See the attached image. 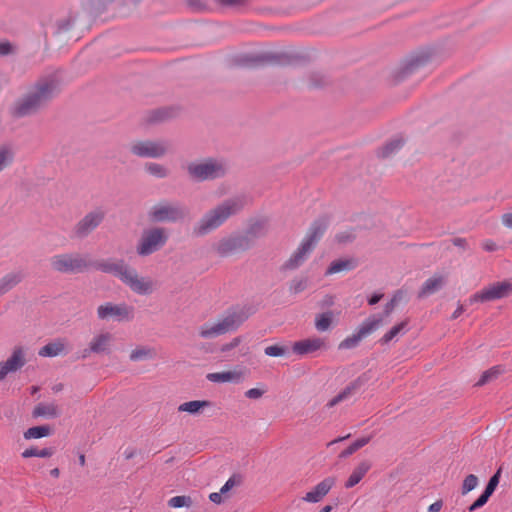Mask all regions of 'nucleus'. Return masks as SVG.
Returning a JSON list of instances; mask_svg holds the SVG:
<instances>
[{
	"label": "nucleus",
	"instance_id": "47",
	"mask_svg": "<svg viewBox=\"0 0 512 512\" xmlns=\"http://www.w3.org/2000/svg\"><path fill=\"white\" fill-rule=\"evenodd\" d=\"M151 356V349L140 347L132 350L130 353L131 361H141Z\"/></svg>",
	"mask_w": 512,
	"mask_h": 512
},
{
	"label": "nucleus",
	"instance_id": "12",
	"mask_svg": "<svg viewBox=\"0 0 512 512\" xmlns=\"http://www.w3.org/2000/svg\"><path fill=\"white\" fill-rule=\"evenodd\" d=\"M512 292V283L508 281L496 282L487 288L475 293L469 299L470 303L488 302L505 298Z\"/></svg>",
	"mask_w": 512,
	"mask_h": 512
},
{
	"label": "nucleus",
	"instance_id": "13",
	"mask_svg": "<svg viewBox=\"0 0 512 512\" xmlns=\"http://www.w3.org/2000/svg\"><path fill=\"white\" fill-rule=\"evenodd\" d=\"M105 212L101 209L87 213L74 227V235L79 239L90 235L104 220Z\"/></svg>",
	"mask_w": 512,
	"mask_h": 512
},
{
	"label": "nucleus",
	"instance_id": "61",
	"mask_svg": "<svg viewBox=\"0 0 512 512\" xmlns=\"http://www.w3.org/2000/svg\"><path fill=\"white\" fill-rule=\"evenodd\" d=\"M222 495L221 491L219 493L213 492L209 495V499L215 504H220L222 502Z\"/></svg>",
	"mask_w": 512,
	"mask_h": 512
},
{
	"label": "nucleus",
	"instance_id": "17",
	"mask_svg": "<svg viewBox=\"0 0 512 512\" xmlns=\"http://www.w3.org/2000/svg\"><path fill=\"white\" fill-rule=\"evenodd\" d=\"M25 363L22 347H16L6 361L0 362V381L4 380L9 373L21 369Z\"/></svg>",
	"mask_w": 512,
	"mask_h": 512
},
{
	"label": "nucleus",
	"instance_id": "45",
	"mask_svg": "<svg viewBox=\"0 0 512 512\" xmlns=\"http://www.w3.org/2000/svg\"><path fill=\"white\" fill-rule=\"evenodd\" d=\"M13 162L12 152L6 148H0V173Z\"/></svg>",
	"mask_w": 512,
	"mask_h": 512
},
{
	"label": "nucleus",
	"instance_id": "42",
	"mask_svg": "<svg viewBox=\"0 0 512 512\" xmlns=\"http://www.w3.org/2000/svg\"><path fill=\"white\" fill-rule=\"evenodd\" d=\"M502 373V369L499 366L490 368L483 372L480 379L477 381L476 386H483L492 380L496 379Z\"/></svg>",
	"mask_w": 512,
	"mask_h": 512
},
{
	"label": "nucleus",
	"instance_id": "62",
	"mask_svg": "<svg viewBox=\"0 0 512 512\" xmlns=\"http://www.w3.org/2000/svg\"><path fill=\"white\" fill-rule=\"evenodd\" d=\"M483 248L488 252H493L497 249V245L495 242L488 240V241L484 242Z\"/></svg>",
	"mask_w": 512,
	"mask_h": 512
},
{
	"label": "nucleus",
	"instance_id": "14",
	"mask_svg": "<svg viewBox=\"0 0 512 512\" xmlns=\"http://www.w3.org/2000/svg\"><path fill=\"white\" fill-rule=\"evenodd\" d=\"M130 267L131 266H129L124 259L114 258L96 261L92 260L91 264V269H95L103 273L112 274L113 276L117 277L121 282H123V279L127 275Z\"/></svg>",
	"mask_w": 512,
	"mask_h": 512
},
{
	"label": "nucleus",
	"instance_id": "19",
	"mask_svg": "<svg viewBox=\"0 0 512 512\" xmlns=\"http://www.w3.org/2000/svg\"><path fill=\"white\" fill-rule=\"evenodd\" d=\"M370 380V375L365 372L361 374L358 378L353 380L349 385H347L339 394L333 397L328 403V407H334L340 402L348 399L351 395H353L356 391H358L362 386H364Z\"/></svg>",
	"mask_w": 512,
	"mask_h": 512
},
{
	"label": "nucleus",
	"instance_id": "54",
	"mask_svg": "<svg viewBox=\"0 0 512 512\" xmlns=\"http://www.w3.org/2000/svg\"><path fill=\"white\" fill-rule=\"evenodd\" d=\"M265 390H261L258 388H251L245 392V396L249 399H259L263 396Z\"/></svg>",
	"mask_w": 512,
	"mask_h": 512
},
{
	"label": "nucleus",
	"instance_id": "56",
	"mask_svg": "<svg viewBox=\"0 0 512 512\" xmlns=\"http://www.w3.org/2000/svg\"><path fill=\"white\" fill-rule=\"evenodd\" d=\"M187 5L194 10H201L204 8L202 0H186Z\"/></svg>",
	"mask_w": 512,
	"mask_h": 512
},
{
	"label": "nucleus",
	"instance_id": "39",
	"mask_svg": "<svg viewBox=\"0 0 512 512\" xmlns=\"http://www.w3.org/2000/svg\"><path fill=\"white\" fill-rule=\"evenodd\" d=\"M54 453H55V449L52 447H46L43 449L31 447L22 452V457L23 458H30V457L48 458V457H51Z\"/></svg>",
	"mask_w": 512,
	"mask_h": 512
},
{
	"label": "nucleus",
	"instance_id": "43",
	"mask_svg": "<svg viewBox=\"0 0 512 512\" xmlns=\"http://www.w3.org/2000/svg\"><path fill=\"white\" fill-rule=\"evenodd\" d=\"M168 504L173 508L190 507L192 505V499L190 496L185 495L175 496L169 500Z\"/></svg>",
	"mask_w": 512,
	"mask_h": 512
},
{
	"label": "nucleus",
	"instance_id": "24",
	"mask_svg": "<svg viewBox=\"0 0 512 512\" xmlns=\"http://www.w3.org/2000/svg\"><path fill=\"white\" fill-rule=\"evenodd\" d=\"M324 345V340L316 337L297 341L293 344L292 349L298 355H306L321 349Z\"/></svg>",
	"mask_w": 512,
	"mask_h": 512
},
{
	"label": "nucleus",
	"instance_id": "6",
	"mask_svg": "<svg viewBox=\"0 0 512 512\" xmlns=\"http://www.w3.org/2000/svg\"><path fill=\"white\" fill-rule=\"evenodd\" d=\"M248 318L243 309H234L227 312L223 319L215 324H203L199 330V336L204 339H211L238 329Z\"/></svg>",
	"mask_w": 512,
	"mask_h": 512
},
{
	"label": "nucleus",
	"instance_id": "40",
	"mask_svg": "<svg viewBox=\"0 0 512 512\" xmlns=\"http://www.w3.org/2000/svg\"><path fill=\"white\" fill-rule=\"evenodd\" d=\"M371 438H372L371 436H368V437H362V438L357 439L350 446H348L346 449H344L340 453V455H339L340 458H347V457H349L350 455L355 453L357 450H359L360 448H362L366 444H368L370 442Z\"/></svg>",
	"mask_w": 512,
	"mask_h": 512
},
{
	"label": "nucleus",
	"instance_id": "23",
	"mask_svg": "<svg viewBox=\"0 0 512 512\" xmlns=\"http://www.w3.org/2000/svg\"><path fill=\"white\" fill-rule=\"evenodd\" d=\"M429 61L428 54L422 53L411 57L398 72L397 78L399 81L404 80L407 76L412 74L418 68L423 67Z\"/></svg>",
	"mask_w": 512,
	"mask_h": 512
},
{
	"label": "nucleus",
	"instance_id": "59",
	"mask_svg": "<svg viewBox=\"0 0 512 512\" xmlns=\"http://www.w3.org/2000/svg\"><path fill=\"white\" fill-rule=\"evenodd\" d=\"M500 476H501V469H498L494 475L491 476V478L489 479L488 483H490L491 485L495 486L497 488L498 484H499V481H500Z\"/></svg>",
	"mask_w": 512,
	"mask_h": 512
},
{
	"label": "nucleus",
	"instance_id": "26",
	"mask_svg": "<svg viewBox=\"0 0 512 512\" xmlns=\"http://www.w3.org/2000/svg\"><path fill=\"white\" fill-rule=\"evenodd\" d=\"M268 231L267 222L265 220H256L249 224L243 236H247L251 242V248L255 244V240L264 237Z\"/></svg>",
	"mask_w": 512,
	"mask_h": 512
},
{
	"label": "nucleus",
	"instance_id": "49",
	"mask_svg": "<svg viewBox=\"0 0 512 512\" xmlns=\"http://www.w3.org/2000/svg\"><path fill=\"white\" fill-rule=\"evenodd\" d=\"M169 117H170V110L166 109V108H161V109L154 110L151 113V115L149 117V121L150 122H160V121H164L165 119H167Z\"/></svg>",
	"mask_w": 512,
	"mask_h": 512
},
{
	"label": "nucleus",
	"instance_id": "22",
	"mask_svg": "<svg viewBox=\"0 0 512 512\" xmlns=\"http://www.w3.org/2000/svg\"><path fill=\"white\" fill-rule=\"evenodd\" d=\"M313 250L308 244L301 242L297 250L290 256V258L282 265V270H296L307 260L309 254Z\"/></svg>",
	"mask_w": 512,
	"mask_h": 512
},
{
	"label": "nucleus",
	"instance_id": "53",
	"mask_svg": "<svg viewBox=\"0 0 512 512\" xmlns=\"http://www.w3.org/2000/svg\"><path fill=\"white\" fill-rule=\"evenodd\" d=\"M13 52V45L10 42H0V56H7L9 54H12Z\"/></svg>",
	"mask_w": 512,
	"mask_h": 512
},
{
	"label": "nucleus",
	"instance_id": "29",
	"mask_svg": "<svg viewBox=\"0 0 512 512\" xmlns=\"http://www.w3.org/2000/svg\"><path fill=\"white\" fill-rule=\"evenodd\" d=\"M370 468L371 463L369 461L364 460L360 462L347 479L345 487L349 489L357 485L365 476V474L369 471Z\"/></svg>",
	"mask_w": 512,
	"mask_h": 512
},
{
	"label": "nucleus",
	"instance_id": "55",
	"mask_svg": "<svg viewBox=\"0 0 512 512\" xmlns=\"http://www.w3.org/2000/svg\"><path fill=\"white\" fill-rule=\"evenodd\" d=\"M248 0H218L219 4L225 7H239L247 3Z\"/></svg>",
	"mask_w": 512,
	"mask_h": 512
},
{
	"label": "nucleus",
	"instance_id": "27",
	"mask_svg": "<svg viewBox=\"0 0 512 512\" xmlns=\"http://www.w3.org/2000/svg\"><path fill=\"white\" fill-rule=\"evenodd\" d=\"M445 284V278L443 276L434 275L427 279L418 293L419 298L430 296L439 291Z\"/></svg>",
	"mask_w": 512,
	"mask_h": 512
},
{
	"label": "nucleus",
	"instance_id": "63",
	"mask_svg": "<svg viewBox=\"0 0 512 512\" xmlns=\"http://www.w3.org/2000/svg\"><path fill=\"white\" fill-rule=\"evenodd\" d=\"M442 508V501H436L428 507V512H439Z\"/></svg>",
	"mask_w": 512,
	"mask_h": 512
},
{
	"label": "nucleus",
	"instance_id": "64",
	"mask_svg": "<svg viewBox=\"0 0 512 512\" xmlns=\"http://www.w3.org/2000/svg\"><path fill=\"white\" fill-rule=\"evenodd\" d=\"M72 26V23L70 22V20H65V21H62L59 23V30L60 31H68L70 30Z\"/></svg>",
	"mask_w": 512,
	"mask_h": 512
},
{
	"label": "nucleus",
	"instance_id": "38",
	"mask_svg": "<svg viewBox=\"0 0 512 512\" xmlns=\"http://www.w3.org/2000/svg\"><path fill=\"white\" fill-rule=\"evenodd\" d=\"M407 326V321H402L399 324L393 326L388 332H386L380 339L379 343L381 345H386L394 338H396L400 333L404 332Z\"/></svg>",
	"mask_w": 512,
	"mask_h": 512
},
{
	"label": "nucleus",
	"instance_id": "58",
	"mask_svg": "<svg viewBox=\"0 0 512 512\" xmlns=\"http://www.w3.org/2000/svg\"><path fill=\"white\" fill-rule=\"evenodd\" d=\"M453 245L465 250L467 249V241L465 238L456 237L452 239Z\"/></svg>",
	"mask_w": 512,
	"mask_h": 512
},
{
	"label": "nucleus",
	"instance_id": "44",
	"mask_svg": "<svg viewBox=\"0 0 512 512\" xmlns=\"http://www.w3.org/2000/svg\"><path fill=\"white\" fill-rule=\"evenodd\" d=\"M243 482V478L240 474H233L226 483L222 486L220 489L222 494H226L228 491H230L232 488L240 486Z\"/></svg>",
	"mask_w": 512,
	"mask_h": 512
},
{
	"label": "nucleus",
	"instance_id": "37",
	"mask_svg": "<svg viewBox=\"0 0 512 512\" xmlns=\"http://www.w3.org/2000/svg\"><path fill=\"white\" fill-rule=\"evenodd\" d=\"M52 429L49 425L34 426L24 432L25 439H39L50 436Z\"/></svg>",
	"mask_w": 512,
	"mask_h": 512
},
{
	"label": "nucleus",
	"instance_id": "8",
	"mask_svg": "<svg viewBox=\"0 0 512 512\" xmlns=\"http://www.w3.org/2000/svg\"><path fill=\"white\" fill-rule=\"evenodd\" d=\"M169 235L164 227H151L143 230L137 245L136 253L140 257L150 256L160 251L168 242Z\"/></svg>",
	"mask_w": 512,
	"mask_h": 512
},
{
	"label": "nucleus",
	"instance_id": "36",
	"mask_svg": "<svg viewBox=\"0 0 512 512\" xmlns=\"http://www.w3.org/2000/svg\"><path fill=\"white\" fill-rule=\"evenodd\" d=\"M64 350L65 344L62 341H55L43 346L38 354L42 357H55L62 354Z\"/></svg>",
	"mask_w": 512,
	"mask_h": 512
},
{
	"label": "nucleus",
	"instance_id": "16",
	"mask_svg": "<svg viewBox=\"0 0 512 512\" xmlns=\"http://www.w3.org/2000/svg\"><path fill=\"white\" fill-rule=\"evenodd\" d=\"M122 283L139 295H148L153 292V281L149 277H140L133 267H130Z\"/></svg>",
	"mask_w": 512,
	"mask_h": 512
},
{
	"label": "nucleus",
	"instance_id": "28",
	"mask_svg": "<svg viewBox=\"0 0 512 512\" xmlns=\"http://www.w3.org/2000/svg\"><path fill=\"white\" fill-rule=\"evenodd\" d=\"M24 278L21 270L7 273L0 279V296L6 294L18 285Z\"/></svg>",
	"mask_w": 512,
	"mask_h": 512
},
{
	"label": "nucleus",
	"instance_id": "41",
	"mask_svg": "<svg viewBox=\"0 0 512 512\" xmlns=\"http://www.w3.org/2000/svg\"><path fill=\"white\" fill-rule=\"evenodd\" d=\"M333 314L332 312H324L319 314L315 319V327L318 331H327L332 323Z\"/></svg>",
	"mask_w": 512,
	"mask_h": 512
},
{
	"label": "nucleus",
	"instance_id": "34",
	"mask_svg": "<svg viewBox=\"0 0 512 512\" xmlns=\"http://www.w3.org/2000/svg\"><path fill=\"white\" fill-rule=\"evenodd\" d=\"M211 402L207 400H193L189 402L182 403L178 407V411L187 412L192 415L199 414L201 409L210 407Z\"/></svg>",
	"mask_w": 512,
	"mask_h": 512
},
{
	"label": "nucleus",
	"instance_id": "35",
	"mask_svg": "<svg viewBox=\"0 0 512 512\" xmlns=\"http://www.w3.org/2000/svg\"><path fill=\"white\" fill-rule=\"evenodd\" d=\"M144 170L150 176H153L158 179L167 178L170 174V170L166 166L157 162L145 163Z\"/></svg>",
	"mask_w": 512,
	"mask_h": 512
},
{
	"label": "nucleus",
	"instance_id": "52",
	"mask_svg": "<svg viewBox=\"0 0 512 512\" xmlns=\"http://www.w3.org/2000/svg\"><path fill=\"white\" fill-rule=\"evenodd\" d=\"M241 341H242L241 337H235L229 343L222 345L221 351L228 352V351L236 348L241 343Z\"/></svg>",
	"mask_w": 512,
	"mask_h": 512
},
{
	"label": "nucleus",
	"instance_id": "33",
	"mask_svg": "<svg viewBox=\"0 0 512 512\" xmlns=\"http://www.w3.org/2000/svg\"><path fill=\"white\" fill-rule=\"evenodd\" d=\"M404 145L402 138L397 137L387 142L379 151L378 156L381 158H388L396 154Z\"/></svg>",
	"mask_w": 512,
	"mask_h": 512
},
{
	"label": "nucleus",
	"instance_id": "15",
	"mask_svg": "<svg viewBox=\"0 0 512 512\" xmlns=\"http://www.w3.org/2000/svg\"><path fill=\"white\" fill-rule=\"evenodd\" d=\"M132 312L133 308L124 303L116 305L111 302H106L97 308V316L101 320H129L132 318Z\"/></svg>",
	"mask_w": 512,
	"mask_h": 512
},
{
	"label": "nucleus",
	"instance_id": "11",
	"mask_svg": "<svg viewBox=\"0 0 512 512\" xmlns=\"http://www.w3.org/2000/svg\"><path fill=\"white\" fill-rule=\"evenodd\" d=\"M251 248V242L243 234H234L224 237L214 246L215 251L221 257H228L236 253L245 252Z\"/></svg>",
	"mask_w": 512,
	"mask_h": 512
},
{
	"label": "nucleus",
	"instance_id": "48",
	"mask_svg": "<svg viewBox=\"0 0 512 512\" xmlns=\"http://www.w3.org/2000/svg\"><path fill=\"white\" fill-rule=\"evenodd\" d=\"M306 287H307V279L306 278H301V279L295 278L290 282L289 290L293 294H298V293L304 291L306 289Z\"/></svg>",
	"mask_w": 512,
	"mask_h": 512
},
{
	"label": "nucleus",
	"instance_id": "51",
	"mask_svg": "<svg viewBox=\"0 0 512 512\" xmlns=\"http://www.w3.org/2000/svg\"><path fill=\"white\" fill-rule=\"evenodd\" d=\"M489 496L482 492V494L469 506L468 510L473 512L483 507L489 500Z\"/></svg>",
	"mask_w": 512,
	"mask_h": 512
},
{
	"label": "nucleus",
	"instance_id": "10",
	"mask_svg": "<svg viewBox=\"0 0 512 512\" xmlns=\"http://www.w3.org/2000/svg\"><path fill=\"white\" fill-rule=\"evenodd\" d=\"M291 57L284 52H264L259 54H246L238 59V64L243 67H258L264 65H288Z\"/></svg>",
	"mask_w": 512,
	"mask_h": 512
},
{
	"label": "nucleus",
	"instance_id": "2",
	"mask_svg": "<svg viewBox=\"0 0 512 512\" xmlns=\"http://www.w3.org/2000/svg\"><path fill=\"white\" fill-rule=\"evenodd\" d=\"M247 204L245 196H235L208 210L193 226L194 236L202 237L222 226L230 217L239 214Z\"/></svg>",
	"mask_w": 512,
	"mask_h": 512
},
{
	"label": "nucleus",
	"instance_id": "20",
	"mask_svg": "<svg viewBox=\"0 0 512 512\" xmlns=\"http://www.w3.org/2000/svg\"><path fill=\"white\" fill-rule=\"evenodd\" d=\"M328 222L324 218H318L309 227L306 236L302 240L303 243L309 245V247L314 250L317 243L323 237L325 231L327 230Z\"/></svg>",
	"mask_w": 512,
	"mask_h": 512
},
{
	"label": "nucleus",
	"instance_id": "30",
	"mask_svg": "<svg viewBox=\"0 0 512 512\" xmlns=\"http://www.w3.org/2000/svg\"><path fill=\"white\" fill-rule=\"evenodd\" d=\"M111 338L112 337L109 333H102L97 335L90 342V351H93V353L96 354L108 353Z\"/></svg>",
	"mask_w": 512,
	"mask_h": 512
},
{
	"label": "nucleus",
	"instance_id": "46",
	"mask_svg": "<svg viewBox=\"0 0 512 512\" xmlns=\"http://www.w3.org/2000/svg\"><path fill=\"white\" fill-rule=\"evenodd\" d=\"M478 485V477L474 474H469L463 481L462 494L465 495L476 488Z\"/></svg>",
	"mask_w": 512,
	"mask_h": 512
},
{
	"label": "nucleus",
	"instance_id": "9",
	"mask_svg": "<svg viewBox=\"0 0 512 512\" xmlns=\"http://www.w3.org/2000/svg\"><path fill=\"white\" fill-rule=\"evenodd\" d=\"M170 150V142L166 139H138L129 145L132 155L139 158L160 159L165 157Z\"/></svg>",
	"mask_w": 512,
	"mask_h": 512
},
{
	"label": "nucleus",
	"instance_id": "18",
	"mask_svg": "<svg viewBox=\"0 0 512 512\" xmlns=\"http://www.w3.org/2000/svg\"><path fill=\"white\" fill-rule=\"evenodd\" d=\"M370 380V375L365 372L361 374L358 378L353 380L349 385H347L339 394L333 397L328 403V407H334L340 402L348 399L351 395H353L356 391H358L362 386H364Z\"/></svg>",
	"mask_w": 512,
	"mask_h": 512
},
{
	"label": "nucleus",
	"instance_id": "7",
	"mask_svg": "<svg viewBox=\"0 0 512 512\" xmlns=\"http://www.w3.org/2000/svg\"><path fill=\"white\" fill-rule=\"evenodd\" d=\"M92 260L88 254L63 253L50 258L52 269L64 274H78L91 269Z\"/></svg>",
	"mask_w": 512,
	"mask_h": 512
},
{
	"label": "nucleus",
	"instance_id": "1",
	"mask_svg": "<svg viewBox=\"0 0 512 512\" xmlns=\"http://www.w3.org/2000/svg\"><path fill=\"white\" fill-rule=\"evenodd\" d=\"M59 93L58 81L47 77L40 79L13 107L12 114L21 118L37 113Z\"/></svg>",
	"mask_w": 512,
	"mask_h": 512
},
{
	"label": "nucleus",
	"instance_id": "4",
	"mask_svg": "<svg viewBox=\"0 0 512 512\" xmlns=\"http://www.w3.org/2000/svg\"><path fill=\"white\" fill-rule=\"evenodd\" d=\"M186 172L193 182L213 181L223 178L227 174L228 165L222 159L208 157L200 161L189 162Z\"/></svg>",
	"mask_w": 512,
	"mask_h": 512
},
{
	"label": "nucleus",
	"instance_id": "5",
	"mask_svg": "<svg viewBox=\"0 0 512 512\" xmlns=\"http://www.w3.org/2000/svg\"><path fill=\"white\" fill-rule=\"evenodd\" d=\"M188 215V209L178 200L160 199L148 210L147 216L152 223H177Z\"/></svg>",
	"mask_w": 512,
	"mask_h": 512
},
{
	"label": "nucleus",
	"instance_id": "32",
	"mask_svg": "<svg viewBox=\"0 0 512 512\" xmlns=\"http://www.w3.org/2000/svg\"><path fill=\"white\" fill-rule=\"evenodd\" d=\"M357 262L354 259H338L331 262L330 266L326 270V275L336 274L345 271H351L355 269Z\"/></svg>",
	"mask_w": 512,
	"mask_h": 512
},
{
	"label": "nucleus",
	"instance_id": "60",
	"mask_svg": "<svg viewBox=\"0 0 512 512\" xmlns=\"http://www.w3.org/2000/svg\"><path fill=\"white\" fill-rule=\"evenodd\" d=\"M383 296L384 295L382 293H374L368 298V304L371 306L377 304L383 298Z\"/></svg>",
	"mask_w": 512,
	"mask_h": 512
},
{
	"label": "nucleus",
	"instance_id": "31",
	"mask_svg": "<svg viewBox=\"0 0 512 512\" xmlns=\"http://www.w3.org/2000/svg\"><path fill=\"white\" fill-rule=\"evenodd\" d=\"M206 378L214 383L239 382L241 373L237 371L214 372L208 373Z\"/></svg>",
	"mask_w": 512,
	"mask_h": 512
},
{
	"label": "nucleus",
	"instance_id": "21",
	"mask_svg": "<svg viewBox=\"0 0 512 512\" xmlns=\"http://www.w3.org/2000/svg\"><path fill=\"white\" fill-rule=\"evenodd\" d=\"M335 484V478L327 477L318 483L313 490L306 493L303 500L310 503L321 501Z\"/></svg>",
	"mask_w": 512,
	"mask_h": 512
},
{
	"label": "nucleus",
	"instance_id": "3",
	"mask_svg": "<svg viewBox=\"0 0 512 512\" xmlns=\"http://www.w3.org/2000/svg\"><path fill=\"white\" fill-rule=\"evenodd\" d=\"M402 297V291L395 293L392 299L386 303L383 310V315L379 314L368 317L352 335L346 337L343 341L340 342L338 348L353 349L357 347L363 339L373 334L382 326L383 317H387L393 312L397 303L401 301Z\"/></svg>",
	"mask_w": 512,
	"mask_h": 512
},
{
	"label": "nucleus",
	"instance_id": "50",
	"mask_svg": "<svg viewBox=\"0 0 512 512\" xmlns=\"http://www.w3.org/2000/svg\"><path fill=\"white\" fill-rule=\"evenodd\" d=\"M265 354L270 357H281L287 352V349L279 345H271L265 348Z\"/></svg>",
	"mask_w": 512,
	"mask_h": 512
},
{
	"label": "nucleus",
	"instance_id": "57",
	"mask_svg": "<svg viewBox=\"0 0 512 512\" xmlns=\"http://www.w3.org/2000/svg\"><path fill=\"white\" fill-rule=\"evenodd\" d=\"M502 224L512 230V213H505L501 217Z\"/></svg>",
	"mask_w": 512,
	"mask_h": 512
},
{
	"label": "nucleus",
	"instance_id": "25",
	"mask_svg": "<svg viewBox=\"0 0 512 512\" xmlns=\"http://www.w3.org/2000/svg\"><path fill=\"white\" fill-rule=\"evenodd\" d=\"M61 414V411L57 404L55 403H38L33 411H32V417L33 418H47V419H54L59 417Z\"/></svg>",
	"mask_w": 512,
	"mask_h": 512
}]
</instances>
